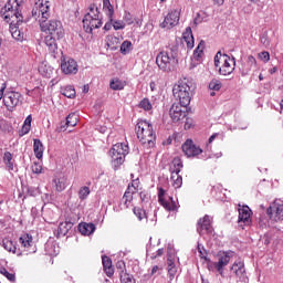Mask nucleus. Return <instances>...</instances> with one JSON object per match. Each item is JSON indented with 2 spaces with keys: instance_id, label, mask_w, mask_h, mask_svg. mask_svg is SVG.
<instances>
[{
  "instance_id": "obj_4",
  "label": "nucleus",
  "mask_w": 283,
  "mask_h": 283,
  "mask_svg": "<svg viewBox=\"0 0 283 283\" xmlns=\"http://www.w3.org/2000/svg\"><path fill=\"white\" fill-rule=\"evenodd\" d=\"M136 134L138 140L142 145L147 147H154L156 145V133L154 132V126L147 120H139L136 126Z\"/></svg>"
},
{
  "instance_id": "obj_30",
  "label": "nucleus",
  "mask_w": 283,
  "mask_h": 283,
  "mask_svg": "<svg viewBox=\"0 0 283 283\" xmlns=\"http://www.w3.org/2000/svg\"><path fill=\"white\" fill-rule=\"evenodd\" d=\"M102 264L104 266V271L107 277H112V275H114V266L112 265V259H109L108 256H103Z\"/></svg>"
},
{
  "instance_id": "obj_49",
  "label": "nucleus",
  "mask_w": 283,
  "mask_h": 283,
  "mask_svg": "<svg viewBox=\"0 0 283 283\" xmlns=\"http://www.w3.org/2000/svg\"><path fill=\"white\" fill-rule=\"evenodd\" d=\"M119 277L122 283L132 282V276L127 272H124L123 270L119 272Z\"/></svg>"
},
{
  "instance_id": "obj_13",
  "label": "nucleus",
  "mask_w": 283,
  "mask_h": 283,
  "mask_svg": "<svg viewBox=\"0 0 283 283\" xmlns=\"http://www.w3.org/2000/svg\"><path fill=\"white\" fill-rule=\"evenodd\" d=\"M180 23V11L178 9L170 11L160 24V28H166V30H171Z\"/></svg>"
},
{
  "instance_id": "obj_40",
  "label": "nucleus",
  "mask_w": 283,
  "mask_h": 283,
  "mask_svg": "<svg viewBox=\"0 0 283 283\" xmlns=\"http://www.w3.org/2000/svg\"><path fill=\"white\" fill-rule=\"evenodd\" d=\"M39 72L42 76H46V78H50V74H52V69L45 64H41L39 66Z\"/></svg>"
},
{
  "instance_id": "obj_9",
  "label": "nucleus",
  "mask_w": 283,
  "mask_h": 283,
  "mask_svg": "<svg viewBox=\"0 0 283 283\" xmlns=\"http://www.w3.org/2000/svg\"><path fill=\"white\" fill-rule=\"evenodd\" d=\"M156 63L163 72H171L178 60H176L171 51H161L156 57Z\"/></svg>"
},
{
  "instance_id": "obj_1",
  "label": "nucleus",
  "mask_w": 283,
  "mask_h": 283,
  "mask_svg": "<svg viewBox=\"0 0 283 283\" xmlns=\"http://www.w3.org/2000/svg\"><path fill=\"white\" fill-rule=\"evenodd\" d=\"M32 17L35 21L40 23L42 32L56 39H63L65 36V30L63 29V23L59 20H50V1L40 0L38 3H34L32 9Z\"/></svg>"
},
{
  "instance_id": "obj_3",
  "label": "nucleus",
  "mask_w": 283,
  "mask_h": 283,
  "mask_svg": "<svg viewBox=\"0 0 283 283\" xmlns=\"http://www.w3.org/2000/svg\"><path fill=\"white\" fill-rule=\"evenodd\" d=\"M82 23L84 32L87 34H92L98 28H103V14L98 6L93 3L88 7V12L84 15Z\"/></svg>"
},
{
  "instance_id": "obj_24",
  "label": "nucleus",
  "mask_w": 283,
  "mask_h": 283,
  "mask_svg": "<svg viewBox=\"0 0 283 283\" xmlns=\"http://www.w3.org/2000/svg\"><path fill=\"white\" fill-rule=\"evenodd\" d=\"M104 8H107V10H108L107 17L109 19V22H107L104 25V30H106V32H108V30H112V27H114V24H112V21H114V19H113V17H114V7L109 2V0H104Z\"/></svg>"
},
{
  "instance_id": "obj_12",
  "label": "nucleus",
  "mask_w": 283,
  "mask_h": 283,
  "mask_svg": "<svg viewBox=\"0 0 283 283\" xmlns=\"http://www.w3.org/2000/svg\"><path fill=\"white\" fill-rule=\"evenodd\" d=\"M268 216L271 220L280 222L283 220V200L276 199L266 210Z\"/></svg>"
},
{
  "instance_id": "obj_39",
  "label": "nucleus",
  "mask_w": 283,
  "mask_h": 283,
  "mask_svg": "<svg viewBox=\"0 0 283 283\" xmlns=\"http://www.w3.org/2000/svg\"><path fill=\"white\" fill-rule=\"evenodd\" d=\"M138 107L145 112H151L154 106L151 105V102H149V98H144L139 102Z\"/></svg>"
},
{
  "instance_id": "obj_33",
  "label": "nucleus",
  "mask_w": 283,
  "mask_h": 283,
  "mask_svg": "<svg viewBox=\"0 0 283 283\" xmlns=\"http://www.w3.org/2000/svg\"><path fill=\"white\" fill-rule=\"evenodd\" d=\"M167 264L168 269H176V252L174 249H168L167 251Z\"/></svg>"
},
{
  "instance_id": "obj_7",
  "label": "nucleus",
  "mask_w": 283,
  "mask_h": 283,
  "mask_svg": "<svg viewBox=\"0 0 283 283\" xmlns=\"http://www.w3.org/2000/svg\"><path fill=\"white\" fill-rule=\"evenodd\" d=\"M127 154H129V146L127 144L117 143L112 147L109 156L112 158V167L115 171L125 163Z\"/></svg>"
},
{
  "instance_id": "obj_46",
  "label": "nucleus",
  "mask_w": 283,
  "mask_h": 283,
  "mask_svg": "<svg viewBox=\"0 0 283 283\" xmlns=\"http://www.w3.org/2000/svg\"><path fill=\"white\" fill-rule=\"evenodd\" d=\"M78 196L81 200H85V198L90 196V187L87 186L82 187L78 191Z\"/></svg>"
},
{
  "instance_id": "obj_41",
  "label": "nucleus",
  "mask_w": 283,
  "mask_h": 283,
  "mask_svg": "<svg viewBox=\"0 0 283 283\" xmlns=\"http://www.w3.org/2000/svg\"><path fill=\"white\" fill-rule=\"evenodd\" d=\"M135 192H132V186H128L127 190L125 191L124 196H123V201H124V205L127 206V202H132L133 200V196H134Z\"/></svg>"
},
{
  "instance_id": "obj_58",
  "label": "nucleus",
  "mask_w": 283,
  "mask_h": 283,
  "mask_svg": "<svg viewBox=\"0 0 283 283\" xmlns=\"http://www.w3.org/2000/svg\"><path fill=\"white\" fill-rule=\"evenodd\" d=\"M261 43L265 46H269L271 42L269 41V38L266 35L261 36Z\"/></svg>"
},
{
  "instance_id": "obj_8",
  "label": "nucleus",
  "mask_w": 283,
  "mask_h": 283,
  "mask_svg": "<svg viewBox=\"0 0 283 283\" xmlns=\"http://www.w3.org/2000/svg\"><path fill=\"white\" fill-rule=\"evenodd\" d=\"M220 59L223 60V64L220 67ZM214 67H219V73L222 76H229L235 71V57H231L222 52H218L214 56Z\"/></svg>"
},
{
  "instance_id": "obj_29",
  "label": "nucleus",
  "mask_w": 283,
  "mask_h": 283,
  "mask_svg": "<svg viewBox=\"0 0 283 283\" xmlns=\"http://www.w3.org/2000/svg\"><path fill=\"white\" fill-rule=\"evenodd\" d=\"M33 151L38 160H41V158H43V151H45V148L43 147V143L41 142V139L33 140Z\"/></svg>"
},
{
  "instance_id": "obj_11",
  "label": "nucleus",
  "mask_w": 283,
  "mask_h": 283,
  "mask_svg": "<svg viewBox=\"0 0 283 283\" xmlns=\"http://www.w3.org/2000/svg\"><path fill=\"white\" fill-rule=\"evenodd\" d=\"M181 169H182V159L179 157H175L172 160V168H170V172H171L170 180L175 189H180V187H182V176H180Z\"/></svg>"
},
{
  "instance_id": "obj_42",
  "label": "nucleus",
  "mask_w": 283,
  "mask_h": 283,
  "mask_svg": "<svg viewBox=\"0 0 283 283\" xmlns=\"http://www.w3.org/2000/svg\"><path fill=\"white\" fill-rule=\"evenodd\" d=\"M0 273H1V275H4V277H7V280H9V282H15V280H17V276L14 275V273L8 272V270L6 268H1Z\"/></svg>"
},
{
  "instance_id": "obj_37",
  "label": "nucleus",
  "mask_w": 283,
  "mask_h": 283,
  "mask_svg": "<svg viewBox=\"0 0 283 283\" xmlns=\"http://www.w3.org/2000/svg\"><path fill=\"white\" fill-rule=\"evenodd\" d=\"M62 94L66 98H74L76 96V91L74 90V86L69 85L62 90Z\"/></svg>"
},
{
  "instance_id": "obj_59",
  "label": "nucleus",
  "mask_w": 283,
  "mask_h": 283,
  "mask_svg": "<svg viewBox=\"0 0 283 283\" xmlns=\"http://www.w3.org/2000/svg\"><path fill=\"white\" fill-rule=\"evenodd\" d=\"M140 200L142 202H147V200H149V195L145 192H140Z\"/></svg>"
},
{
  "instance_id": "obj_50",
  "label": "nucleus",
  "mask_w": 283,
  "mask_h": 283,
  "mask_svg": "<svg viewBox=\"0 0 283 283\" xmlns=\"http://www.w3.org/2000/svg\"><path fill=\"white\" fill-rule=\"evenodd\" d=\"M31 169H32L33 174H41V171H43V166H41V164H39V163H34L31 166Z\"/></svg>"
},
{
  "instance_id": "obj_18",
  "label": "nucleus",
  "mask_w": 283,
  "mask_h": 283,
  "mask_svg": "<svg viewBox=\"0 0 283 283\" xmlns=\"http://www.w3.org/2000/svg\"><path fill=\"white\" fill-rule=\"evenodd\" d=\"M239 224H244L245 227H249L251 224V216H253V211H251V208L249 206H239Z\"/></svg>"
},
{
  "instance_id": "obj_21",
  "label": "nucleus",
  "mask_w": 283,
  "mask_h": 283,
  "mask_svg": "<svg viewBox=\"0 0 283 283\" xmlns=\"http://www.w3.org/2000/svg\"><path fill=\"white\" fill-rule=\"evenodd\" d=\"M44 43L50 53L56 59V52L59 51V44L56 43V36L54 35H46L44 38Z\"/></svg>"
},
{
  "instance_id": "obj_5",
  "label": "nucleus",
  "mask_w": 283,
  "mask_h": 283,
  "mask_svg": "<svg viewBox=\"0 0 283 283\" xmlns=\"http://www.w3.org/2000/svg\"><path fill=\"white\" fill-rule=\"evenodd\" d=\"M198 251L201 255V258H203L206 260V262H208V269L209 271H217V273H219V275H224V266H227L229 264V262H231V253L229 252H223L221 254H219V259L218 262H213L209 259H207V251L205 250V248H201L200 245H198Z\"/></svg>"
},
{
  "instance_id": "obj_56",
  "label": "nucleus",
  "mask_w": 283,
  "mask_h": 283,
  "mask_svg": "<svg viewBox=\"0 0 283 283\" xmlns=\"http://www.w3.org/2000/svg\"><path fill=\"white\" fill-rule=\"evenodd\" d=\"M150 275H160V266L155 265V266L151 269Z\"/></svg>"
},
{
  "instance_id": "obj_34",
  "label": "nucleus",
  "mask_w": 283,
  "mask_h": 283,
  "mask_svg": "<svg viewBox=\"0 0 283 283\" xmlns=\"http://www.w3.org/2000/svg\"><path fill=\"white\" fill-rule=\"evenodd\" d=\"M55 189L56 191H65L67 187V178L66 177H60L57 179H54Z\"/></svg>"
},
{
  "instance_id": "obj_22",
  "label": "nucleus",
  "mask_w": 283,
  "mask_h": 283,
  "mask_svg": "<svg viewBox=\"0 0 283 283\" xmlns=\"http://www.w3.org/2000/svg\"><path fill=\"white\" fill-rule=\"evenodd\" d=\"M230 271H231V273H233V275L239 277V280H242V277H244V275H247V269H244V262H242V261L234 262L232 264Z\"/></svg>"
},
{
  "instance_id": "obj_61",
  "label": "nucleus",
  "mask_w": 283,
  "mask_h": 283,
  "mask_svg": "<svg viewBox=\"0 0 283 283\" xmlns=\"http://www.w3.org/2000/svg\"><path fill=\"white\" fill-rule=\"evenodd\" d=\"M6 91V84H2V87H1V90H0V101H1V98H3V92Z\"/></svg>"
},
{
  "instance_id": "obj_32",
  "label": "nucleus",
  "mask_w": 283,
  "mask_h": 283,
  "mask_svg": "<svg viewBox=\"0 0 283 283\" xmlns=\"http://www.w3.org/2000/svg\"><path fill=\"white\" fill-rule=\"evenodd\" d=\"M125 85H127V83L125 81L119 80L118 77H115L109 82V87L114 91L125 90Z\"/></svg>"
},
{
  "instance_id": "obj_52",
  "label": "nucleus",
  "mask_w": 283,
  "mask_h": 283,
  "mask_svg": "<svg viewBox=\"0 0 283 283\" xmlns=\"http://www.w3.org/2000/svg\"><path fill=\"white\" fill-rule=\"evenodd\" d=\"M113 28H114V30H125V22L124 21H114Z\"/></svg>"
},
{
  "instance_id": "obj_25",
  "label": "nucleus",
  "mask_w": 283,
  "mask_h": 283,
  "mask_svg": "<svg viewBox=\"0 0 283 283\" xmlns=\"http://www.w3.org/2000/svg\"><path fill=\"white\" fill-rule=\"evenodd\" d=\"M19 242L25 251H31L32 247H34V240L32 239V235L30 234H22L19 238Z\"/></svg>"
},
{
  "instance_id": "obj_51",
  "label": "nucleus",
  "mask_w": 283,
  "mask_h": 283,
  "mask_svg": "<svg viewBox=\"0 0 283 283\" xmlns=\"http://www.w3.org/2000/svg\"><path fill=\"white\" fill-rule=\"evenodd\" d=\"M139 185H140V180H138V179L133 180L132 186H130L132 193H136V191H138Z\"/></svg>"
},
{
  "instance_id": "obj_54",
  "label": "nucleus",
  "mask_w": 283,
  "mask_h": 283,
  "mask_svg": "<svg viewBox=\"0 0 283 283\" xmlns=\"http://www.w3.org/2000/svg\"><path fill=\"white\" fill-rule=\"evenodd\" d=\"M31 126L22 125V128L20 130V136H25V134H30Z\"/></svg>"
},
{
  "instance_id": "obj_6",
  "label": "nucleus",
  "mask_w": 283,
  "mask_h": 283,
  "mask_svg": "<svg viewBox=\"0 0 283 283\" xmlns=\"http://www.w3.org/2000/svg\"><path fill=\"white\" fill-rule=\"evenodd\" d=\"M172 95L175 96L176 101H179V105L182 107H189L193 92H191V86H189L186 81H179L172 87Z\"/></svg>"
},
{
  "instance_id": "obj_26",
  "label": "nucleus",
  "mask_w": 283,
  "mask_h": 283,
  "mask_svg": "<svg viewBox=\"0 0 283 283\" xmlns=\"http://www.w3.org/2000/svg\"><path fill=\"white\" fill-rule=\"evenodd\" d=\"M72 227H73V223L70 221L61 222L57 228L56 238H65V235H67Z\"/></svg>"
},
{
  "instance_id": "obj_44",
  "label": "nucleus",
  "mask_w": 283,
  "mask_h": 283,
  "mask_svg": "<svg viewBox=\"0 0 283 283\" xmlns=\"http://www.w3.org/2000/svg\"><path fill=\"white\" fill-rule=\"evenodd\" d=\"M123 22L125 25H132L134 23V17L132 13H129V11L124 12Z\"/></svg>"
},
{
  "instance_id": "obj_45",
  "label": "nucleus",
  "mask_w": 283,
  "mask_h": 283,
  "mask_svg": "<svg viewBox=\"0 0 283 283\" xmlns=\"http://www.w3.org/2000/svg\"><path fill=\"white\" fill-rule=\"evenodd\" d=\"M203 50H205V41H201L193 52L195 59H200V55L202 54Z\"/></svg>"
},
{
  "instance_id": "obj_60",
  "label": "nucleus",
  "mask_w": 283,
  "mask_h": 283,
  "mask_svg": "<svg viewBox=\"0 0 283 283\" xmlns=\"http://www.w3.org/2000/svg\"><path fill=\"white\" fill-rule=\"evenodd\" d=\"M195 23L196 25H198L199 23H202V18H200V13H198L197 17L195 18Z\"/></svg>"
},
{
  "instance_id": "obj_27",
  "label": "nucleus",
  "mask_w": 283,
  "mask_h": 283,
  "mask_svg": "<svg viewBox=\"0 0 283 283\" xmlns=\"http://www.w3.org/2000/svg\"><path fill=\"white\" fill-rule=\"evenodd\" d=\"M78 125V115L76 113H71L66 117V122L64 126H61V130L65 132L67 127H76Z\"/></svg>"
},
{
  "instance_id": "obj_16",
  "label": "nucleus",
  "mask_w": 283,
  "mask_h": 283,
  "mask_svg": "<svg viewBox=\"0 0 283 283\" xmlns=\"http://www.w3.org/2000/svg\"><path fill=\"white\" fill-rule=\"evenodd\" d=\"M197 231L199 232V235H205V233H211V231H213V228L211 227V217H209V214L199 219Z\"/></svg>"
},
{
  "instance_id": "obj_55",
  "label": "nucleus",
  "mask_w": 283,
  "mask_h": 283,
  "mask_svg": "<svg viewBox=\"0 0 283 283\" xmlns=\"http://www.w3.org/2000/svg\"><path fill=\"white\" fill-rule=\"evenodd\" d=\"M163 253H165V249H158L156 254L150 255V259L156 260L157 258H160V255H163Z\"/></svg>"
},
{
  "instance_id": "obj_43",
  "label": "nucleus",
  "mask_w": 283,
  "mask_h": 283,
  "mask_svg": "<svg viewBox=\"0 0 283 283\" xmlns=\"http://www.w3.org/2000/svg\"><path fill=\"white\" fill-rule=\"evenodd\" d=\"M120 52L123 54H129V52H132V42L124 41L120 45Z\"/></svg>"
},
{
  "instance_id": "obj_62",
  "label": "nucleus",
  "mask_w": 283,
  "mask_h": 283,
  "mask_svg": "<svg viewBox=\"0 0 283 283\" xmlns=\"http://www.w3.org/2000/svg\"><path fill=\"white\" fill-rule=\"evenodd\" d=\"M90 92V85H84L83 86V94H87Z\"/></svg>"
},
{
  "instance_id": "obj_48",
  "label": "nucleus",
  "mask_w": 283,
  "mask_h": 283,
  "mask_svg": "<svg viewBox=\"0 0 283 283\" xmlns=\"http://www.w3.org/2000/svg\"><path fill=\"white\" fill-rule=\"evenodd\" d=\"M259 59L263 61V63H269V61H271V54L268 51H263L259 53Z\"/></svg>"
},
{
  "instance_id": "obj_14",
  "label": "nucleus",
  "mask_w": 283,
  "mask_h": 283,
  "mask_svg": "<svg viewBox=\"0 0 283 283\" xmlns=\"http://www.w3.org/2000/svg\"><path fill=\"white\" fill-rule=\"evenodd\" d=\"M181 149L187 158H196V156H200V154H202L201 148L196 146L191 139H187L182 144Z\"/></svg>"
},
{
  "instance_id": "obj_2",
  "label": "nucleus",
  "mask_w": 283,
  "mask_h": 283,
  "mask_svg": "<svg viewBox=\"0 0 283 283\" xmlns=\"http://www.w3.org/2000/svg\"><path fill=\"white\" fill-rule=\"evenodd\" d=\"M2 17L7 23H10V33L15 41H23V15L19 12V2L17 0H9L1 10Z\"/></svg>"
},
{
  "instance_id": "obj_35",
  "label": "nucleus",
  "mask_w": 283,
  "mask_h": 283,
  "mask_svg": "<svg viewBox=\"0 0 283 283\" xmlns=\"http://www.w3.org/2000/svg\"><path fill=\"white\" fill-rule=\"evenodd\" d=\"M45 253L46 255H59V248H56V243L54 242H48L45 243Z\"/></svg>"
},
{
  "instance_id": "obj_23",
  "label": "nucleus",
  "mask_w": 283,
  "mask_h": 283,
  "mask_svg": "<svg viewBox=\"0 0 283 283\" xmlns=\"http://www.w3.org/2000/svg\"><path fill=\"white\" fill-rule=\"evenodd\" d=\"M182 43H186L188 50H193L195 40L191 27L186 28V31L182 33Z\"/></svg>"
},
{
  "instance_id": "obj_31",
  "label": "nucleus",
  "mask_w": 283,
  "mask_h": 283,
  "mask_svg": "<svg viewBox=\"0 0 283 283\" xmlns=\"http://www.w3.org/2000/svg\"><path fill=\"white\" fill-rule=\"evenodd\" d=\"M2 160L8 171H14V160H12V154L10 151L3 154Z\"/></svg>"
},
{
  "instance_id": "obj_53",
  "label": "nucleus",
  "mask_w": 283,
  "mask_h": 283,
  "mask_svg": "<svg viewBox=\"0 0 283 283\" xmlns=\"http://www.w3.org/2000/svg\"><path fill=\"white\" fill-rule=\"evenodd\" d=\"M176 273H178V268H169L168 269V276L170 282L174 281V277H176Z\"/></svg>"
},
{
  "instance_id": "obj_63",
  "label": "nucleus",
  "mask_w": 283,
  "mask_h": 283,
  "mask_svg": "<svg viewBox=\"0 0 283 283\" xmlns=\"http://www.w3.org/2000/svg\"><path fill=\"white\" fill-rule=\"evenodd\" d=\"M213 2L217 4V6H222L224 3V0H213Z\"/></svg>"
},
{
  "instance_id": "obj_38",
  "label": "nucleus",
  "mask_w": 283,
  "mask_h": 283,
  "mask_svg": "<svg viewBox=\"0 0 283 283\" xmlns=\"http://www.w3.org/2000/svg\"><path fill=\"white\" fill-rule=\"evenodd\" d=\"M209 90H211L212 92H220V90H222V82H220V80L213 78L209 83Z\"/></svg>"
},
{
  "instance_id": "obj_47",
  "label": "nucleus",
  "mask_w": 283,
  "mask_h": 283,
  "mask_svg": "<svg viewBox=\"0 0 283 283\" xmlns=\"http://www.w3.org/2000/svg\"><path fill=\"white\" fill-rule=\"evenodd\" d=\"M133 211L138 220H144V218H147V213L140 208H134Z\"/></svg>"
},
{
  "instance_id": "obj_17",
  "label": "nucleus",
  "mask_w": 283,
  "mask_h": 283,
  "mask_svg": "<svg viewBox=\"0 0 283 283\" xmlns=\"http://www.w3.org/2000/svg\"><path fill=\"white\" fill-rule=\"evenodd\" d=\"M158 200L161 207L166 209V211H176L177 206L176 201H174V198L169 197V200H165V189L158 188Z\"/></svg>"
},
{
  "instance_id": "obj_28",
  "label": "nucleus",
  "mask_w": 283,
  "mask_h": 283,
  "mask_svg": "<svg viewBox=\"0 0 283 283\" xmlns=\"http://www.w3.org/2000/svg\"><path fill=\"white\" fill-rule=\"evenodd\" d=\"M78 231L82 235H92L96 231L94 223H80Z\"/></svg>"
},
{
  "instance_id": "obj_15",
  "label": "nucleus",
  "mask_w": 283,
  "mask_h": 283,
  "mask_svg": "<svg viewBox=\"0 0 283 283\" xmlns=\"http://www.w3.org/2000/svg\"><path fill=\"white\" fill-rule=\"evenodd\" d=\"M255 70H258V61L253 55H249L247 61L241 64L240 72L242 76H248Z\"/></svg>"
},
{
  "instance_id": "obj_64",
  "label": "nucleus",
  "mask_w": 283,
  "mask_h": 283,
  "mask_svg": "<svg viewBox=\"0 0 283 283\" xmlns=\"http://www.w3.org/2000/svg\"><path fill=\"white\" fill-rule=\"evenodd\" d=\"M217 136H218V134L211 135L210 138H209V143H212L213 140H216Z\"/></svg>"
},
{
  "instance_id": "obj_57",
  "label": "nucleus",
  "mask_w": 283,
  "mask_h": 283,
  "mask_svg": "<svg viewBox=\"0 0 283 283\" xmlns=\"http://www.w3.org/2000/svg\"><path fill=\"white\" fill-rule=\"evenodd\" d=\"M24 126L32 127V115H29L23 123Z\"/></svg>"
},
{
  "instance_id": "obj_36",
  "label": "nucleus",
  "mask_w": 283,
  "mask_h": 283,
  "mask_svg": "<svg viewBox=\"0 0 283 283\" xmlns=\"http://www.w3.org/2000/svg\"><path fill=\"white\" fill-rule=\"evenodd\" d=\"M2 247L6 251H9V253H17V245H14V242L10 239H3Z\"/></svg>"
},
{
  "instance_id": "obj_10",
  "label": "nucleus",
  "mask_w": 283,
  "mask_h": 283,
  "mask_svg": "<svg viewBox=\"0 0 283 283\" xmlns=\"http://www.w3.org/2000/svg\"><path fill=\"white\" fill-rule=\"evenodd\" d=\"M3 104L8 112H14L17 107H21L23 105V95L17 91L8 92L3 96Z\"/></svg>"
},
{
  "instance_id": "obj_19",
  "label": "nucleus",
  "mask_w": 283,
  "mask_h": 283,
  "mask_svg": "<svg viewBox=\"0 0 283 283\" xmlns=\"http://www.w3.org/2000/svg\"><path fill=\"white\" fill-rule=\"evenodd\" d=\"M169 114L174 123H179V120L187 118V112L182 111L181 104H172Z\"/></svg>"
},
{
  "instance_id": "obj_20",
  "label": "nucleus",
  "mask_w": 283,
  "mask_h": 283,
  "mask_svg": "<svg viewBox=\"0 0 283 283\" xmlns=\"http://www.w3.org/2000/svg\"><path fill=\"white\" fill-rule=\"evenodd\" d=\"M61 70L63 74H76L78 72V64L74 59L62 60Z\"/></svg>"
}]
</instances>
